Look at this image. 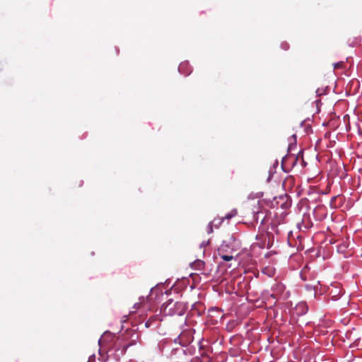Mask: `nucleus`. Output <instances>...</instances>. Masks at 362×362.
<instances>
[{"label":"nucleus","instance_id":"obj_1","mask_svg":"<svg viewBox=\"0 0 362 362\" xmlns=\"http://www.w3.org/2000/svg\"><path fill=\"white\" fill-rule=\"evenodd\" d=\"M174 305L175 310L173 312L174 315H182L187 309L186 304L182 302H176Z\"/></svg>","mask_w":362,"mask_h":362},{"label":"nucleus","instance_id":"obj_2","mask_svg":"<svg viewBox=\"0 0 362 362\" xmlns=\"http://www.w3.org/2000/svg\"><path fill=\"white\" fill-rule=\"evenodd\" d=\"M113 338H114V336L111 333H110V332L105 333L100 339L99 344H102L106 342L107 340L113 339Z\"/></svg>","mask_w":362,"mask_h":362},{"label":"nucleus","instance_id":"obj_3","mask_svg":"<svg viewBox=\"0 0 362 362\" xmlns=\"http://www.w3.org/2000/svg\"><path fill=\"white\" fill-rule=\"evenodd\" d=\"M223 247H224V245H221V247L218 249L219 255L221 256V257L224 261H230V260H232L233 259V255H222L221 254V252L223 250Z\"/></svg>","mask_w":362,"mask_h":362},{"label":"nucleus","instance_id":"obj_4","mask_svg":"<svg viewBox=\"0 0 362 362\" xmlns=\"http://www.w3.org/2000/svg\"><path fill=\"white\" fill-rule=\"evenodd\" d=\"M237 214H238L237 210L233 209L229 213L226 214L225 216L223 217V218L229 220V219L232 218L233 217L235 216Z\"/></svg>","mask_w":362,"mask_h":362},{"label":"nucleus","instance_id":"obj_5","mask_svg":"<svg viewBox=\"0 0 362 362\" xmlns=\"http://www.w3.org/2000/svg\"><path fill=\"white\" fill-rule=\"evenodd\" d=\"M255 208H256L257 210H255V209H253V211H252V213L254 214L253 218L255 221H257L259 218V214H260V211H258V209L259 208V204H257V205L255 206Z\"/></svg>","mask_w":362,"mask_h":362},{"label":"nucleus","instance_id":"obj_6","mask_svg":"<svg viewBox=\"0 0 362 362\" xmlns=\"http://www.w3.org/2000/svg\"><path fill=\"white\" fill-rule=\"evenodd\" d=\"M298 159V158L297 156H294V155L290 156L287 158L288 160L291 161V165H292L293 167L296 164V162H297Z\"/></svg>","mask_w":362,"mask_h":362},{"label":"nucleus","instance_id":"obj_7","mask_svg":"<svg viewBox=\"0 0 362 362\" xmlns=\"http://www.w3.org/2000/svg\"><path fill=\"white\" fill-rule=\"evenodd\" d=\"M344 67V62H339L335 64H334V69H343Z\"/></svg>","mask_w":362,"mask_h":362},{"label":"nucleus","instance_id":"obj_8","mask_svg":"<svg viewBox=\"0 0 362 362\" xmlns=\"http://www.w3.org/2000/svg\"><path fill=\"white\" fill-rule=\"evenodd\" d=\"M298 308H300L302 309V314L306 313V311L308 310V308H307V306L304 303H300L298 305Z\"/></svg>","mask_w":362,"mask_h":362},{"label":"nucleus","instance_id":"obj_9","mask_svg":"<svg viewBox=\"0 0 362 362\" xmlns=\"http://www.w3.org/2000/svg\"><path fill=\"white\" fill-rule=\"evenodd\" d=\"M206 231L208 233H211L213 232V226L211 222L207 225Z\"/></svg>","mask_w":362,"mask_h":362},{"label":"nucleus","instance_id":"obj_10","mask_svg":"<svg viewBox=\"0 0 362 362\" xmlns=\"http://www.w3.org/2000/svg\"><path fill=\"white\" fill-rule=\"evenodd\" d=\"M346 248V246L345 245H339L338 247V250L341 252H344V250Z\"/></svg>","mask_w":362,"mask_h":362},{"label":"nucleus","instance_id":"obj_11","mask_svg":"<svg viewBox=\"0 0 362 362\" xmlns=\"http://www.w3.org/2000/svg\"><path fill=\"white\" fill-rule=\"evenodd\" d=\"M135 344L134 341H132V342H131V343H129V344L125 345V346H124L123 349L124 350V351H126V350L127 349V348H128L129 346H132V345H133V344Z\"/></svg>","mask_w":362,"mask_h":362},{"label":"nucleus","instance_id":"obj_12","mask_svg":"<svg viewBox=\"0 0 362 362\" xmlns=\"http://www.w3.org/2000/svg\"><path fill=\"white\" fill-rule=\"evenodd\" d=\"M187 66V63H182L180 65V67H179V69L180 71H181L182 69H184L185 66Z\"/></svg>","mask_w":362,"mask_h":362},{"label":"nucleus","instance_id":"obj_13","mask_svg":"<svg viewBox=\"0 0 362 362\" xmlns=\"http://www.w3.org/2000/svg\"><path fill=\"white\" fill-rule=\"evenodd\" d=\"M172 303V300H169V302H168L167 305H166V307H165V309L171 304Z\"/></svg>","mask_w":362,"mask_h":362}]
</instances>
